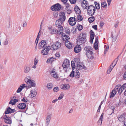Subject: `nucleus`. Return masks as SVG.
<instances>
[{
	"label": "nucleus",
	"mask_w": 126,
	"mask_h": 126,
	"mask_svg": "<svg viewBox=\"0 0 126 126\" xmlns=\"http://www.w3.org/2000/svg\"><path fill=\"white\" fill-rule=\"evenodd\" d=\"M104 116V113H103L100 116L97 122V124L99 126H101L102 124V121L103 119V117Z\"/></svg>",
	"instance_id": "393cba45"
},
{
	"label": "nucleus",
	"mask_w": 126,
	"mask_h": 126,
	"mask_svg": "<svg viewBox=\"0 0 126 126\" xmlns=\"http://www.w3.org/2000/svg\"><path fill=\"white\" fill-rule=\"evenodd\" d=\"M31 94H30V95L31 96V97L33 98L35 97L37 94V92L35 90H31L30 91Z\"/></svg>",
	"instance_id": "cd10ccee"
},
{
	"label": "nucleus",
	"mask_w": 126,
	"mask_h": 126,
	"mask_svg": "<svg viewBox=\"0 0 126 126\" xmlns=\"http://www.w3.org/2000/svg\"><path fill=\"white\" fill-rule=\"evenodd\" d=\"M59 90V88L57 87H55L54 88L53 91L54 92H57Z\"/></svg>",
	"instance_id": "603ef678"
},
{
	"label": "nucleus",
	"mask_w": 126,
	"mask_h": 126,
	"mask_svg": "<svg viewBox=\"0 0 126 126\" xmlns=\"http://www.w3.org/2000/svg\"><path fill=\"white\" fill-rule=\"evenodd\" d=\"M77 27L79 31H81L83 29V26L81 25H79Z\"/></svg>",
	"instance_id": "8fccbe9b"
},
{
	"label": "nucleus",
	"mask_w": 126,
	"mask_h": 126,
	"mask_svg": "<svg viewBox=\"0 0 126 126\" xmlns=\"http://www.w3.org/2000/svg\"><path fill=\"white\" fill-rule=\"evenodd\" d=\"M81 5L83 9H87L89 6V3L86 0H82L81 2Z\"/></svg>",
	"instance_id": "9d476101"
},
{
	"label": "nucleus",
	"mask_w": 126,
	"mask_h": 126,
	"mask_svg": "<svg viewBox=\"0 0 126 126\" xmlns=\"http://www.w3.org/2000/svg\"><path fill=\"white\" fill-rule=\"evenodd\" d=\"M80 45L77 44V45L75 47L74 51L76 53H78L81 50V48L80 46Z\"/></svg>",
	"instance_id": "4be33fe9"
},
{
	"label": "nucleus",
	"mask_w": 126,
	"mask_h": 126,
	"mask_svg": "<svg viewBox=\"0 0 126 126\" xmlns=\"http://www.w3.org/2000/svg\"><path fill=\"white\" fill-rule=\"evenodd\" d=\"M59 15L61 17L60 18V20H63L64 21L65 19V16L64 12H61L59 13Z\"/></svg>",
	"instance_id": "412c9836"
},
{
	"label": "nucleus",
	"mask_w": 126,
	"mask_h": 126,
	"mask_svg": "<svg viewBox=\"0 0 126 126\" xmlns=\"http://www.w3.org/2000/svg\"><path fill=\"white\" fill-rule=\"evenodd\" d=\"M94 20V18L93 16H92L89 18L88 20L91 23L93 22Z\"/></svg>",
	"instance_id": "c03bdc74"
},
{
	"label": "nucleus",
	"mask_w": 126,
	"mask_h": 126,
	"mask_svg": "<svg viewBox=\"0 0 126 126\" xmlns=\"http://www.w3.org/2000/svg\"><path fill=\"white\" fill-rule=\"evenodd\" d=\"M121 87L123 88V90H124L126 88V83L124 84Z\"/></svg>",
	"instance_id": "680f3d73"
},
{
	"label": "nucleus",
	"mask_w": 126,
	"mask_h": 126,
	"mask_svg": "<svg viewBox=\"0 0 126 126\" xmlns=\"http://www.w3.org/2000/svg\"><path fill=\"white\" fill-rule=\"evenodd\" d=\"M82 19V16L80 15H78L77 16V19L78 21H80Z\"/></svg>",
	"instance_id": "37998d69"
},
{
	"label": "nucleus",
	"mask_w": 126,
	"mask_h": 126,
	"mask_svg": "<svg viewBox=\"0 0 126 126\" xmlns=\"http://www.w3.org/2000/svg\"><path fill=\"white\" fill-rule=\"evenodd\" d=\"M118 35V34L116 32H112L111 33V37L113 38H116Z\"/></svg>",
	"instance_id": "e433bc0d"
},
{
	"label": "nucleus",
	"mask_w": 126,
	"mask_h": 126,
	"mask_svg": "<svg viewBox=\"0 0 126 126\" xmlns=\"http://www.w3.org/2000/svg\"><path fill=\"white\" fill-rule=\"evenodd\" d=\"M8 43V40L6 39L4 41L3 44L4 45L6 46L7 45Z\"/></svg>",
	"instance_id": "5fc2aeb1"
},
{
	"label": "nucleus",
	"mask_w": 126,
	"mask_h": 126,
	"mask_svg": "<svg viewBox=\"0 0 126 126\" xmlns=\"http://www.w3.org/2000/svg\"><path fill=\"white\" fill-rule=\"evenodd\" d=\"M51 75L54 78H57L58 77V76L56 72H55V73H54V74H52Z\"/></svg>",
	"instance_id": "49530a36"
},
{
	"label": "nucleus",
	"mask_w": 126,
	"mask_h": 126,
	"mask_svg": "<svg viewBox=\"0 0 126 126\" xmlns=\"http://www.w3.org/2000/svg\"><path fill=\"white\" fill-rule=\"evenodd\" d=\"M97 25H94L92 26V28L94 29L95 30H96L97 29Z\"/></svg>",
	"instance_id": "69168bd1"
},
{
	"label": "nucleus",
	"mask_w": 126,
	"mask_h": 126,
	"mask_svg": "<svg viewBox=\"0 0 126 126\" xmlns=\"http://www.w3.org/2000/svg\"><path fill=\"white\" fill-rule=\"evenodd\" d=\"M70 87L69 85L66 84H62L61 85V88L64 90L69 89Z\"/></svg>",
	"instance_id": "5701e85b"
},
{
	"label": "nucleus",
	"mask_w": 126,
	"mask_h": 126,
	"mask_svg": "<svg viewBox=\"0 0 126 126\" xmlns=\"http://www.w3.org/2000/svg\"><path fill=\"white\" fill-rule=\"evenodd\" d=\"M118 60L117 59H115L114 60L113 63H112L111 65H110V68L107 71V72L108 74H109L110 73L114 66L116 64Z\"/></svg>",
	"instance_id": "0eeeda50"
},
{
	"label": "nucleus",
	"mask_w": 126,
	"mask_h": 126,
	"mask_svg": "<svg viewBox=\"0 0 126 126\" xmlns=\"http://www.w3.org/2000/svg\"><path fill=\"white\" fill-rule=\"evenodd\" d=\"M39 45L40 47H43V48L46 47L48 46H47V43L44 40H42L41 42L39 43Z\"/></svg>",
	"instance_id": "dca6fc26"
},
{
	"label": "nucleus",
	"mask_w": 126,
	"mask_h": 126,
	"mask_svg": "<svg viewBox=\"0 0 126 126\" xmlns=\"http://www.w3.org/2000/svg\"><path fill=\"white\" fill-rule=\"evenodd\" d=\"M124 79L126 80V71L125 72L123 76Z\"/></svg>",
	"instance_id": "774afa93"
},
{
	"label": "nucleus",
	"mask_w": 126,
	"mask_h": 126,
	"mask_svg": "<svg viewBox=\"0 0 126 126\" xmlns=\"http://www.w3.org/2000/svg\"><path fill=\"white\" fill-rule=\"evenodd\" d=\"M12 109L10 108L9 107L7 108V110L5 112V114H7L12 113Z\"/></svg>",
	"instance_id": "f704fd0d"
},
{
	"label": "nucleus",
	"mask_w": 126,
	"mask_h": 126,
	"mask_svg": "<svg viewBox=\"0 0 126 126\" xmlns=\"http://www.w3.org/2000/svg\"><path fill=\"white\" fill-rule=\"evenodd\" d=\"M26 84H24L20 85L17 90L16 92L17 93H20L23 89L26 87Z\"/></svg>",
	"instance_id": "a878e982"
},
{
	"label": "nucleus",
	"mask_w": 126,
	"mask_h": 126,
	"mask_svg": "<svg viewBox=\"0 0 126 126\" xmlns=\"http://www.w3.org/2000/svg\"><path fill=\"white\" fill-rule=\"evenodd\" d=\"M3 118L6 123L8 124H11L12 123L11 119L10 117L5 115L4 116Z\"/></svg>",
	"instance_id": "4468645a"
},
{
	"label": "nucleus",
	"mask_w": 126,
	"mask_h": 126,
	"mask_svg": "<svg viewBox=\"0 0 126 126\" xmlns=\"http://www.w3.org/2000/svg\"><path fill=\"white\" fill-rule=\"evenodd\" d=\"M38 62V60L36 59V58L35 57L34 61V64L36 65Z\"/></svg>",
	"instance_id": "3c124183"
},
{
	"label": "nucleus",
	"mask_w": 126,
	"mask_h": 126,
	"mask_svg": "<svg viewBox=\"0 0 126 126\" xmlns=\"http://www.w3.org/2000/svg\"><path fill=\"white\" fill-rule=\"evenodd\" d=\"M66 5V8H65V9L66 10L68 9V7H69L70 5H69V4H68V3H66V4H65Z\"/></svg>",
	"instance_id": "e2e57ef3"
},
{
	"label": "nucleus",
	"mask_w": 126,
	"mask_h": 126,
	"mask_svg": "<svg viewBox=\"0 0 126 126\" xmlns=\"http://www.w3.org/2000/svg\"><path fill=\"white\" fill-rule=\"evenodd\" d=\"M64 96L63 93L62 92L60 94V96L58 98L59 100H60L62 99Z\"/></svg>",
	"instance_id": "09e8293b"
},
{
	"label": "nucleus",
	"mask_w": 126,
	"mask_h": 126,
	"mask_svg": "<svg viewBox=\"0 0 126 126\" xmlns=\"http://www.w3.org/2000/svg\"><path fill=\"white\" fill-rule=\"evenodd\" d=\"M63 21V20H60V19L57 20L55 22V25L56 27L58 28L57 30V32H63V28L62 25Z\"/></svg>",
	"instance_id": "7ed1b4c3"
},
{
	"label": "nucleus",
	"mask_w": 126,
	"mask_h": 126,
	"mask_svg": "<svg viewBox=\"0 0 126 126\" xmlns=\"http://www.w3.org/2000/svg\"><path fill=\"white\" fill-rule=\"evenodd\" d=\"M77 21L76 19L73 17H70L68 20V22L69 24L71 25H75Z\"/></svg>",
	"instance_id": "f8f14e48"
},
{
	"label": "nucleus",
	"mask_w": 126,
	"mask_h": 126,
	"mask_svg": "<svg viewBox=\"0 0 126 126\" xmlns=\"http://www.w3.org/2000/svg\"><path fill=\"white\" fill-rule=\"evenodd\" d=\"M93 49L90 47H86L84 48V51L87 57L89 59H92L93 58Z\"/></svg>",
	"instance_id": "f03ea898"
},
{
	"label": "nucleus",
	"mask_w": 126,
	"mask_h": 126,
	"mask_svg": "<svg viewBox=\"0 0 126 126\" xmlns=\"http://www.w3.org/2000/svg\"><path fill=\"white\" fill-rule=\"evenodd\" d=\"M51 116L52 114H51L48 113L47 114L46 123L47 125H48L49 124L50 122Z\"/></svg>",
	"instance_id": "f3484780"
},
{
	"label": "nucleus",
	"mask_w": 126,
	"mask_h": 126,
	"mask_svg": "<svg viewBox=\"0 0 126 126\" xmlns=\"http://www.w3.org/2000/svg\"><path fill=\"white\" fill-rule=\"evenodd\" d=\"M70 3L72 4H75L77 0H69Z\"/></svg>",
	"instance_id": "6e6d98bb"
},
{
	"label": "nucleus",
	"mask_w": 126,
	"mask_h": 126,
	"mask_svg": "<svg viewBox=\"0 0 126 126\" xmlns=\"http://www.w3.org/2000/svg\"><path fill=\"white\" fill-rule=\"evenodd\" d=\"M66 13L68 14H70L71 13V10L69 9H66Z\"/></svg>",
	"instance_id": "13d9d810"
},
{
	"label": "nucleus",
	"mask_w": 126,
	"mask_h": 126,
	"mask_svg": "<svg viewBox=\"0 0 126 126\" xmlns=\"http://www.w3.org/2000/svg\"><path fill=\"white\" fill-rule=\"evenodd\" d=\"M71 63L72 69V70H73L75 69V63L73 61H71Z\"/></svg>",
	"instance_id": "a18cd8bd"
},
{
	"label": "nucleus",
	"mask_w": 126,
	"mask_h": 126,
	"mask_svg": "<svg viewBox=\"0 0 126 126\" xmlns=\"http://www.w3.org/2000/svg\"><path fill=\"white\" fill-rule=\"evenodd\" d=\"M116 94L115 92H114L113 90H112V92L110 94V98L113 97Z\"/></svg>",
	"instance_id": "58836bf2"
},
{
	"label": "nucleus",
	"mask_w": 126,
	"mask_h": 126,
	"mask_svg": "<svg viewBox=\"0 0 126 126\" xmlns=\"http://www.w3.org/2000/svg\"><path fill=\"white\" fill-rule=\"evenodd\" d=\"M70 65V62L69 60L67 59L65 60L63 64V69L66 70L67 68Z\"/></svg>",
	"instance_id": "423d86ee"
},
{
	"label": "nucleus",
	"mask_w": 126,
	"mask_h": 126,
	"mask_svg": "<svg viewBox=\"0 0 126 126\" xmlns=\"http://www.w3.org/2000/svg\"><path fill=\"white\" fill-rule=\"evenodd\" d=\"M69 76L70 77H73L74 76V71L72 70L71 72V73L70 74Z\"/></svg>",
	"instance_id": "4d7b16f0"
},
{
	"label": "nucleus",
	"mask_w": 126,
	"mask_h": 126,
	"mask_svg": "<svg viewBox=\"0 0 126 126\" xmlns=\"http://www.w3.org/2000/svg\"><path fill=\"white\" fill-rule=\"evenodd\" d=\"M124 90H123V88H122V87H121L120 88V89H119L118 91L119 94H121L122 92Z\"/></svg>",
	"instance_id": "864d4df0"
},
{
	"label": "nucleus",
	"mask_w": 126,
	"mask_h": 126,
	"mask_svg": "<svg viewBox=\"0 0 126 126\" xmlns=\"http://www.w3.org/2000/svg\"><path fill=\"white\" fill-rule=\"evenodd\" d=\"M51 48L50 47L48 46L46 47L43 48V49L41 51V53L43 55H47L49 50Z\"/></svg>",
	"instance_id": "9b49d317"
},
{
	"label": "nucleus",
	"mask_w": 126,
	"mask_h": 126,
	"mask_svg": "<svg viewBox=\"0 0 126 126\" xmlns=\"http://www.w3.org/2000/svg\"><path fill=\"white\" fill-rule=\"evenodd\" d=\"M42 22H43L42 21L41 23L40 27V30H39V32H41V31H44V30H42V24H43Z\"/></svg>",
	"instance_id": "bf43d9fd"
},
{
	"label": "nucleus",
	"mask_w": 126,
	"mask_h": 126,
	"mask_svg": "<svg viewBox=\"0 0 126 126\" xmlns=\"http://www.w3.org/2000/svg\"><path fill=\"white\" fill-rule=\"evenodd\" d=\"M21 100L23 102H27L28 100L27 99H25L24 98H23Z\"/></svg>",
	"instance_id": "052dcab7"
},
{
	"label": "nucleus",
	"mask_w": 126,
	"mask_h": 126,
	"mask_svg": "<svg viewBox=\"0 0 126 126\" xmlns=\"http://www.w3.org/2000/svg\"><path fill=\"white\" fill-rule=\"evenodd\" d=\"M76 69L78 70H80L82 69L84 70L86 69V67L82 63L78 64L76 66Z\"/></svg>",
	"instance_id": "a211bd4d"
},
{
	"label": "nucleus",
	"mask_w": 126,
	"mask_h": 126,
	"mask_svg": "<svg viewBox=\"0 0 126 126\" xmlns=\"http://www.w3.org/2000/svg\"><path fill=\"white\" fill-rule=\"evenodd\" d=\"M125 115L123 113L121 115L118 116V119L119 121L123 122L125 120Z\"/></svg>",
	"instance_id": "6ab92c4d"
},
{
	"label": "nucleus",
	"mask_w": 126,
	"mask_h": 126,
	"mask_svg": "<svg viewBox=\"0 0 126 126\" xmlns=\"http://www.w3.org/2000/svg\"><path fill=\"white\" fill-rule=\"evenodd\" d=\"M61 43L58 42H57L52 45L51 47L54 50H56L61 47Z\"/></svg>",
	"instance_id": "6e6552de"
},
{
	"label": "nucleus",
	"mask_w": 126,
	"mask_h": 126,
	"mask_svg": "<svg viewBox=\"0 0 126 126\" xmlns=\"http://www.w3.org/2000/svg\"><path fill=\"white\" fill-rule=\"evenodd\" d=\"M74 60L77 65H78V64H79L81 63L80 62V60L78 58H75Z\"/></svg>",
	"instance_id": "ea45409f"
},
{
	"label": "nucleus",
	"mask_w": 126,
	"mask_h": 126,
	"mask_svg": "<svg viewBox=\"0 0 126 126\" xmlns=\"http://www.w3.org/2000/svg\"><path fill=\"white\" fill-rule=\"evenodd\" d=\"M87 13L90 16H92L94 14L95 11V7L94 6L90 5L87 8Z\"/></svg>",
	"instance_id": "39448f33"
},
{
	"label": "nucleus",
	"mask_w": 126,
	"mask_h": 126,
	"mask_svg": "<svg viewBox=\"0 0 126 126\" xmlns=\"http://www.w3.org/2000/svg\"><path fill=\"white\" fill-rule=\"evenodd\" d=\"M120 85L119 84L118 85L115 86L114 89L113 90L114 92H115L116 93L118 91L119 89H120V88L121 87H120Z\"/></svg>",
	"instance_id": "72a5a7b5"
},
{
	"label": "nucleus",
	"mask_w": 126,
	"mask_h": 126,
	"mask_svg": "<svg viewBox=\"0 0 126 126\" xmlns=\"http://www.w3.org/2000/svg\"><path fill=\"white\" fill-rule=\"evenodd\" d=\"M74 76L76 78H79V71L77 70H75L74 72Z\"/></svg>",
	"instance_id": "c756f323"
},
{
	"label": "nucleus",
	"mask_w": 126,
	"mask_h": 126,
	"mask_svg": "<svg viewBox=\"0 0 126 126\" xmlns=\"http://www.w3.org/2000/svg\"><path fill=\"white\" fill-rule=\"evenodd\" d=\"M31 67L29 65H26L24 69V72L25 73H28L30 71Z\"/></svg>",
	"instance_id": "aec40b11"
},
{
	"label": "nucleus",
	"mask_w": 126,
	"mask_h": 126,
	"mask_svg": "<svg viewBox=\"0 0 126 126\" xmlns=\"http://www.w3.org/2000/svg\"><path fill=\"white\" fill-rule=\"evenodd\" d=\"M63 32H59L57 33H59V34H62V36H63V39L64 40V39H66V40H68L69 39V36H67L65 34L63 33Z\"/></svg>",
	"instance_id": "c85d7f7f"
},
{
	"label": "nucleus",
	"mask_w": 126,
	"mask_h": 126,
	"mask_svg": "<svg viewBox=\"0 0 126 126\" xmlns=\"http://www.w3.org/2000/svg\"><path fill=\"white\" fill-rule=\"evenodd\" d=\"M65 45L69 49H72L73 47L72 43L68 40L65 41Z\"/></svg>",
	"instance_id": "2eb2a0df"
},
{
	"label": "nucleus",
	"mask_w": 126,
	"mask_h": 126,
	"mask_svg": "<svg viewBox=\"0 0 126 126\" xmlns=\"http://www.w3.org/2000/svg\"><path fill=\"white\" fill-rule=\"evenodd\" d=\"M65 32H69L70 29L69 27L66 28L65 29Z\"/></svg>",
	"instance_id": "338daca9"
},
{
	"label": "nucleus",
	"mask_w": 126,
	"mask_h": 126,
	"mask_svg": "<svg viewBox=\"0 0 126 126\" xmlns=\"http://www.w3.org/2000/svg\"><path fill=\"white\" fill-rule=\"evenodd\" d=\"M25 81L28 84H31V85L28 86V88H29L31 87H35L36 86L35 81L31 79V78L29 76H28L25 78Z\"/></svg>",
	"instance_id": "20e7f679"
},
{
	"label": "nucleus",
	"mask_w": 126,
	"mask_h": 126,
	"mask_svg": "<svg viewBox=\"0 0 126 126\" xmlns=\"http://www.w3.org/2000/svg\"><path fill=\"white\" fill-rule=\"evenodd\" d=\"M90 42L92 43L93 40L94 39V32H90Z\"/></svg>",
	"instance_id": "7c9ffc66"
},
{
	"label": "nucleus",
	"mask_w": 126,
	"mask_h": 126,
	"mask_svg": "<svg viewBox=\"0 0 126 126\" xmlns=\"http://www.w3.org/2000/svg\"><path fill=\"white\" fill-rule=\"evenodd\" d=\"M75 11L77 13L79 14L81 13L79 7L77 5H76L74 8Z\"/></svg>",
	"instance_id": "2f4dec72"
},
{
	"label": "nucleus",
	"mask_w": 126,
	"mask_h": 126,
	"mask_svg": "<svg viewBox=\"0 0 126 126\" xmlns=\"http://www.w3.org/2000/svg\"><path fill=\"white\" fill-rule=\"evenodd\" d=\"M61 7V6L60 4L57 3L54 6H52L51 8L52 11H58L60 10Z\"/></svg>",
	"instance_id": "1a4fd4ad"
},
{
	"label": "nucleus",
	"mask_w": 126,
	"mask_h": 126,
	"mask_svg": "<svg viewBox=\"0 0 126 126\" xmlns=\"http://www.w3.org/2000/svg\"><path fill=\"white\" fill-rule=\"evenodd\" d=\"M53 86L52 84L50 83H48L47 85V88L49 90H50L52 89Z\"/></svg>",
	"instance_id": "79ce46f5"
},
{
	"label": "nucleus",
	"mask_w": 126,
	"mask_h": 126,
	"mask_svg": "<svg viewBox=\"0 0 126 126\" xmlns=\"http://www.w3.org/2000/svg\"><path fill=\"white\" fill-rule=\"evenodd\" d=\"M107 6V4L106 1H104L101 3V7L102 8H106Z\"/></svg>",
	"instance_id": "a19ab883"
},
{
	"label": "nucleus",
	"mask_w": 126,
	"mask_h": 126,
	"mask_svg": "<svg viewBox=\"0 0 126 126\" xmlns=\"http://www.w3.org/2000/svg\"><path fill=\"white\" fill-rule=\"evenodd\" d=\"M94 4L96 9L98 10L100 8V5L98 2H95Z\"/></svg>",
	"instance_id": "c9c22d12"
},
{
	"label": "nucleus",
	"mask_w": 126,
	"mask_h": 126,
	"mask_svg": "<svg viewBox=\"0 0 126 126\" xmlns=\"http://www.w3.org/2000/svg\"><path fill=\"white\" fill-rule=\"evenodd\" d=\"M48 28L49 31L51 32H56V29H55L52 28L51 26H49L47 27Z\"/></svg>",
	"instance_id": "4c0bfd02"
},
{
	"label": "nucleus",
	"mask_w": 126,
	"mask_h": 126,
	"mask_svg": "<svg viewBox=\"0 0 126 126\" xmlns=\"http://www.w3.org/2000/svg\"><path fill=\"white\" fill-rule=\"evenodd\" d=\"M105 49L104 52V54H105L106 52L109 49V47L108 46H105Z\"/></svg>",
	"instance_id": "de8ad7c7"
},
{
	"label": "nucleus",
	"mask_w": 126,
	"mask_h": 126,
	"mask_svg": "<svg viewBox=\"0 0 126 126\" xmlns=\"http://www.w3.org/2000/svg\"><path fill=\"white\" fill-rule=\"evenodd\" d=\"M18 99L16 98L15 96H14L13 98H12L10 101L9 103V104H11L13 105L15 104L16 102L18 101Z\"/></svg>",
	"instance_id": "ddd939ff"
},
{
	"label": "nucleus",
	"mask_w": 126,
	"mask_h": 126,
	"mask_svg": "<svg viewBox=\"0 0 126 126\" xmlns=\"http://www.w3.org/2000/svg\"><path fill=\"white\" fill-rule=\"evenodd\" d=\"M98 38L97 37L95 39V42L94 44V47L95 50H96L98 49Z\"/></svg>",
	"instance_id": "bb28decb"
},
{
	"label": "nucleus",
	"mask_w": 126,
	"mask_h": 126,
	"mask_svg": "<svg viewBox=\"0 0 126 126\" xmlns=\"http://www.w3.org/2000/svg\"><path fill=\"white\" fill-rule=\"evenodd\" d=\"M26 104L25 103H22L19 104L17 105V107L18 108L20 109H23L26 107Z\"/></svg>",
	"instance_id": "b1692460"
},
{
	"label": "nucleus",
	"mask_w": 126,
	"mask_h": 126,
	"mask_svg": "<svg viewBox=\"0 0 126 126\" xmlns=\"http://www.w3.org/2000/svg\"><path fill=\"white\" fill-rule=\"evenodd\" d=\"M86 35L85 33H81L77 37V44L81 45L84 44L86 41Z\"/></svg>",
	"instance_id": "f257e3e1"
},
{
	"label": "nucleus",
	"mask_w": 126,
	"mask_h": 126,
	"mask_svg": "<svg viewBox=\"0 0 126 126\" xmlns=\"http://www.w3.org/2000/svg\"><path fill=\"white\" fill-rule=\"evenodd\" d=\"M68 0H61V1L64 4H66L67 3Z\"/></svg>",
	"instance_id": "0e129e2a"
},
{
	"label": "nucleus",
	"mask_w": 126,
	"mask_h": 126,
	"mask_svg": "<svg viewBox=\"0 0 126 126\" xmlns=\"http://www.w3.org/2000/svg\"><path fill=\"white\" fill-rule=\"evenodd\" d=\"M41 32H39L38 35L37 36L36 39L35 41V43H36V46L35 48L37 47V44L38 43L39 39L40 38V36L41 35Z\"/></svg>",
	"instance_id": "473e14b6"
}]
</instances>
